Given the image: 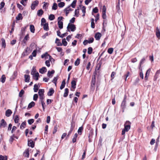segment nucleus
Returning a JSON list of instances; mask_svg holds the SVG:
<instances>
[{
	"label": "nucleus",
	"instance_id": "nucleus-62",
	"mask_svg": "<svg viewBox=\"0 0 160 160\" xmlns=\"http://www.w3.org/2000/svg\"><path fill=\"white\" fill-rule=\"evenodd\" d=\"M37 51L36 50H34L33 51V52L32 53L31 55H32L33 57H35L36 55Z\"/></svg>",
	"mask_w": 160,
	"mask_h": 160
},
{
	"label": "nucleus",
	"instance_id": "nucleus-52",
	"mask_svg": "<svg viewBox=\"0 0 160 160\" xmlns=\"http://www.w3.org/2000/svg\"><path fill=\"white\" fill-rule=\"evenodd\" d=\"M7 157L6 156L4 157L1 155H0V160H7Z\"/></svg>",
	"mask_w": 160,
	"mask_h": 160
},
{
	"label": "nucleus",
	"instance_id": "nucleus-3",
	"mask_svg": "<svg viewBox=\"0 0 160 160\" xmlns=\"http://www.w3.org/2000/svg\"><path fill=\"white\" fill-rule=\"evenodd\" d=\"M131 124V122L128 121H127L125 123L124 129L126 132L128 131L130 129Z\"/></svg>",
	"mask_w": 160,
	"mask_h": 160
},
{
	"label": "nucleus",
	"instance_id": "nucleus-12",
	"mask_svg": "<svg viewBox=\"0 0 160 160\" xmlns=\"http://www.w3.org/2000/svg\"><path fill=\"white\" fill-rule=\"evenodd\" d=\"M12 113V111L10 109H8L6 111L5 115L7 117H9L11 116Z\"/></svg>",
	"mask_w": 160,
	"mask_h": 160
},
{
	"label": "nucleus",
	"instance_id": "nucleus-56",
	"mask_svg": "<svg viewBox=\"0 0 160 160\" xmlns=\"http://www.w3.org/2000/svg\"><path fill=\"white\" fill-rule=\"evenodd\" d=\"M5 5V3L2 2L0 3V10L2 9L4 7Z\"/></svg>",
	"mask_w": 160,
	"mask_h": 160
},
{
	"label": "nucleus",
	"instance_id": "nucleus-33",
	"mask_svg": "<svg viewBox=\"0 0 160 160\" xmlns=\"http://www.w3.org/2000/svg\"><path fill=\"white\" fill-rule=\"evenodd\" d=\"M55 43L57 44V45L58 46H62V44L60 41L59 40L58 38H56L55 41Z\"/></svg>",
	"mask_w": 160,
	"mask_h": 160
},
{
	"label": "nucleus",
	"instance_id": "nucleus-60",
	"mask_svg": "<svg viewBox=\"0 0 160 160\" xmlns=\"http://www.w3.org/2000/svg\"><path fill=\"white\" fill-rule=\"evenodd\" d=\"M98 10L97 7H96L95 8H94L92 10L93 12L95 13H97L98 12Z\"/></svg>",
	"mask_w": 160,
	"mask_h": 160
},
{
	"label": "nucleus",
	"instance_id": "nucleus-38",
	"mask_svg": "<svg viewBox=\"0 0 160 160\" xmlns=\"http://www.w3.org/2000/svg\"><path fill=\"white\" fill-rule=\"evenodd\" d=\"M39 87L37 84H35L34 86L33 90L35 92H37L38 90Z\"/></svg>",
	"mask_w": 160,
	"mask_h": 160
},
{
	"label": "nucleus",
	"instance_id": "nucleus-50",
	"mask_svg": "<svg viewBox=\"0 0 160 160\" xmlns=\"http://www.w3.org/2000/svg\"><path fill=\"white\" fill-rule=\"evenodd\" d=\"M80 59L78 58L75 62V66H78L80 63Z\"/></svg>",
	"mask_w": 160,
	"mask_h": 160
},
{
	"label": "nucleus",
	"instance_id": "nucleus-16",
	"mask_svg": "<svg viewBox=\"0 0 160 160\" xmlns=\"http://www.w3.org/2000/svg\"><path fill=\"white\" fill-rule=\"evenodd\" d=\"M160 73V71L159 70L157 71L156 72L153 78V80L154 81H155L157 80Z\"/></svg>",
	"mask_w": 160,
	"mask_h": 160
},
{
	"label": "nucleus",
	"instance_id": "nucleus-30",
	"mask_svg": "<svg viewBox=\"0 0 160 160\" xmlns=\"http://www.w3.org/2000/svg\"><path fill=\"white\" fill-rule=\"evenodd\" d=\"M156 35L157 37L158 38H159L160 37V32L158 28L157 27L156 29Z\"/></svg>",
	"mask_w": 160,
	"mask_h": 160
},
{
	"label": "nucleus",
	"instance_id": "nucleus-4",
	"mask_svg": "<svg viewBox=\"0 0 160 160\" xmlns=\"http://www.w3.org/2000/svg\"><path fill=\"white\" fill-rule=\"evenodd\" d=\"M63 18L62 17H60L58 18V24L59 28L61 29L63 28V22L61 20H62Z\"/></svg>",
	"mask_w": 160,
	"mask_h": 160
},
{
	"label": "nucleus",
	"instance_id": "nucleus-21",
	"mask_svg": "<svg viewBox=\"0 0 160 160\" xmlns=\"http://www.w3.org/2000/svg\"><path fill=\"white\" fill-rule=\"evenodd\" d=\"M43 26V29L45 30L46 31H48L49 29V27H48V23H45L44 24H42V25Z\"/></svg>",
	"mask_w": 160,
	"mask_h": 160
},
{
	"label": "nucleus",
	"instance_id": "nucleus-31",
	"mask_svg": "<svg viewBox=\"0 0 160 160\" xmlns=\"http://www.w3.org/2000/svg\"><path fill=\"white\" fill-rule=\"evenodd\" d=\"M38 72H37L36 69L35 67H33L32 68V71L31 72V74L32 75H33L34 74H35Z\"/></svg>",
	"mask_w": 160,
	"mask_h": 160
},
{
	"label": "nucleus",
	"instance_id": "nucleus-10",
	"mask_svg": "<svg viewBox=\"0 0 160 160\" xmlns=\"http://www.w3.org/2000/svg\"><path fill=\"white\" fill-rule=\"evenodd\" d=\"M74 127V125L73 124V123L72 122L71 123V127L70 128V130L68 132V134L67 135V136L69 137V136L71 134V133L72 132V131L73 130V129Z\"/></svg>",
	"mask_w": 160,
	"mask_h": 160
},
{
	"label": "nucleus",
	"instance_id": "nucleus-46",
	"mask_svg": "<svg viewBox=\"0 0 160 160\" xmlns=\"http://www.w3.org/2000/svg\"><path fill=\"white\" fill-rule=\"evenodd\" d=\"M79 8H78L77 9H76L75 10V15H76L77 17L78 16V15L79 14Z\"/></svg>",
	"mask_w": 160,
	"mask_h": 160
},
{
	"label": "nucleus",
	"instance_id": "nucleus-2",
	"mask_svg": "<svg viewBox=\"0 0 160 160\" xmlns=\"http://www.w3.org/2000/svg\"><path fill=\"white\" fill-rule=\"evenodd\" d=\"M126 96L125 95L124 97V99L122 101L121 105V107L122 108V112H124V109L126 107Z\"/></svg>",
	"mask_w": 160,
	"mask_h": 160
},
{
	"label": "nucleus",
	"instance_id": "nucleus-19",
	"mask_svg": "<svg viewBox=\"0 0 160 160\" xmlns=\"http://www.w3.org/2000/svg\"><path fill=\"white\" fill-rule=\"evenodd\" d=\"M47 71V69L45 67H43L39 69V72L41 74H43Z\"/></svg>",
	"mask_w": 160,
	"mask_h": 160
},
{
	"label": "nucleus",
	"instance_id": "nucleus-41",
	"mask_svg": "<svg viewBox=\"0 0 160 160\" xmlns=\"http://www.w3.org/2000/svg\"><path fill=\"white\" fill-rule=\"evenodd\" d=\"M65 3L63 2H60L58 4V6L59 8H61L63 7L65 5Z\"/></svg>",
	"mask_w": 160,
	"mask_h": 160
},
{
	"label": "nucleus",
	"instance_id": "nucleus-64",
	"mask_svg": "<svg viewBox=\"0 0 160 160\" xmlns=\"http://www.w3.org/2000/svg\"><path fill=\"white\" fill-rule=\"evenodd\" d=\"M45 64L46 65L48 66V67H49L50 66V62L48 60H46L45 61Z\"/></svg>",
	"mask_w": 160,
	"mask_h": 160
},
{
	"label": "nucleus",
	"instance_id": "nucleus-28",
	"mask_svg": "<svg viewBox=\"0 0 160 160\" xmlns=\"http://www.w3.org/2000/svg\"><path fill=\"white\" fill-rule=\"evenodd\" d=\"M22 14L19 13L18 16L16 17V19L17 20H22Z\"/></svg>",
	"mask_w": 160,
	"mask_h": 160
},
{
	"label": "nucleus",
	"instance_id": "nucleus-22",
	"mask_svg": "<svg viewBox=\"0 0 160 160\" xmlns=\"http://www.w3.org/2000/svg\"><path fill=\"white\" fill-rule=\"evenodd\" d=\"M54 72L55 71L53 70H52L51 71H49L48 72L47 75L49 78H51L52 76V75H51L53 74Z\"/></svg>",
	"mask_w": 160,
	"mask_h": 160
},
{
	"label": "nucleus",
	"instance_id": "nucleus-32",
	"mask_svg": "<svg viewBox=\"0 0 160 160\" xmlns=\"http://www.w3.org/2000/svg\"><path fill=\"white\" fill-rule=\"evenodd\" d=\"M35 103L34 102L32 101L29 104L28 106V108H31L32 107L34 106L35 105Z\"/></svg>",
	"mask_w": 160,
	"mask_h": 160
},
{
	"label": "nucleus",
	"instance_id": "nucleus-24",
	"mask_svg": "<svg viewBox=\"0 0 160 160\" xmlns=\"http://www.w3.org/2000/svg\"><path fill=\"white\" fill-rule=\"evenodd\" d=\"M44 92V89H39V90L38 93L39 96L43 95Z\"/></svg>",
	"mask_w": 160,
	"mask_h": 160
},
{
	"label": "nucleus",
	"instance_id": "nucleus-8",
	"mask_svg": "<svg viewBox=\"0 0 160 160\" xmlns=\"http://www.w3.org/2000/svg\"><path fill=\"white\" fill-rule=\"evenodd\" d=\"M102 34L100 32H97L95 35V38L97 40H99L101 37Z\"/></svg>",
	"mask_w": 160,
	"mask_h": 160
},
{
	"label": "nucleus",
	"instance_id": "nucleus-5",
	"mask_svg": "<svg viewBox=\"0 0 160 160\" xmlns=\"http://www.w3.org/2000/svg\"><path fill=\"white\" fill-rule=\"evenodd\" d=\"M41 57L42 58H45L46 59L48 58V57H49V60L50 61H51L52 59L53 60V59L52 58V57L50 55L48 54L47 52H46L45 54L42 55L41 56Z\"/></svg>",
	"mask_w": 160,
	"mask_h": 160
},
{
	"label": "nucleus",
	"instance_id": "nucleus-27",
	"mask_svg": "<svg viewBox=\"0 0 160 160\" xmlns=\"http://www.w3.org/2000/svg\"><path fill=\"white\" fill-rule=\"evenodd\" d=\"M30 31L32 33H34L35 31L34 27L33 25H31L30 26Z\"/></svg>",
	"mask_w": 160,
	"mask_h": 160
},
{
	"label": "nucleus",
	"instance_id": "nucleus-55",
	"mask_svg": "<svg viewBox=\"0 0 160 160\" xmlns=\"http://www.w3.org/2000/svg\"><path fill=\"white\" fill-rule=\"evenodd\" d=\"M14 136V134L12 135V136H11L10 137V138L9 139V142L11 143H12L13 140H14L13 136Z\"/></svg>",
	"mask_w": 160,
	"mask_h": 160
},
{
	"label": "nucleus",
	"instance_id": "nucleus-59",
	"mask_svg": "<svg viewBox=\"0 0 160 160\" xmlns=\"http://www.w3.org/2000/svg\"><path fill=\"white\" fill-rule=\"evenodd\" d=\"M141 72H140L139 73V76L140 78H142V79H143V74L142 72V69L141 68Z\"/></svg>",
	"mask_w": 160,
	"mask_h": 160
},
{
	"label": "nucleus",
	"instance_id": "nucleus-45",
	"mask_svg": "<svg viewBox=\"0 0 160 160\" xmlns=\"http://www.w3.org/2000/svg\"><path fill=\"white\" fill-rule=\"evenodd\" d=\"M55 16L53 14H50L49 16V19L51 20L52 21L53 20L55 19Z\"/></svg>",
	"mask_w": 160,
	"mask_h": 160
},
{
	"label": "nucleus",
	"instance_id": "nucleus-39",
	"mask_svg": "<svg viewBox=\"0 0 160 160\" xmlns=\"http://www.w3.org/2000/svg\"><path fill=\"white\" fill-rule=\"evenodd\" d=\"M83 127L82 126H81L79 128V129L78 130V132L79 135H81L82 134V132L83 130Z\"/></svg>",
	"mask_w": 160,
	"mask_h": 160
},
{
	"label": "nucleus",
	"instance_id": "nucleus-42",
	"mask_svg": "<svg viewBox=\"0 0 160 160\" xmlns=\"http://www.w3.org/2000/svg\"><path fill=\"white\" fill-rule=\"evenodd\" d=\"M62 45L63 44L64 46H66L67 44V42L66 39L63 38L62 40Z\"/></svg>",
	"mask_w": 160,
	"mask_h": 160
},
{
	"label": "nucleus",
	"instance_id": "nucleus-34",
	"mask_svg": "<svg viewBox=\"0 0 160 160\" xmlns=\"http://www.w3.org/2000/svg\"><path fill=\"white\" fill-rule=\"evenodd\" d=\"M29 50V48L27 47L26 49L25 50V51L23 52V53H22V55L25 56H27L28 55V51Z\"/></svg>",
	"mask_w": 160,
	"mask_h": 160
},
{
	"label": "nucleus",
	"instance_id": "nucleus-13",
	"mask_svg": "<svg viewBox=\"0 0 160 160\" xmlns=\"http://www.w3.org/2000/svg\"><path fill=\"white\" fill-rule=\"evenodd\" d=\"M6 125L7 123L5 120L3 119H2L1 121V122L0 125V127L4 128L6 126Z\"/></svg>",
	"mask_w": 160,
	"mask_h": 160
},
{
	"label": "nucleus",
	"instance_id": "nucleus-37",
	"mask_svg": "<svg viewBox=\"0 0 160 160\" xmlns=\"http://www.w3.org/2000/svg\"><path fill=\"white\" fill-rule=\"evenodd\" d=\"M58 8V5L56 3H54L52 7V9L56 10Z\"/></svg>",
	"mask_w": 160,
	"mask_h": 160
},
{
	"label": "nucleus",
	"instance_id": "nucleus-23",
	"mask_svg": "<svg viewBox=\"0 0 160 160\" xmlns=\"http://www.w3.org/2000/svg\"><path fill=\"white\" fill-rule=\"evenodd\" d=\"M29 149H27L25 150L24 152V155L25 157H27V158H28L29 157Z\"/></svg>",
	"mask_w": 160,
	"mask_h": 160
},
{
	"label": "nucleus",
	"instance_id": "nucleus-53",
	"mask_svg": "<svg viewBox=\"0 0 160 160\" xmlns=\"http://www.w3.org/2000/svg\"><path fill=\"white\" fill-rule=\"evenodd\" d=\"M24 91L22 89L19 93V97H22V95L24 94Z\"/></svg>",
	"mask_w": 160,
	"mask_h": 160
},
{
	"label": "nucleus",
	"instance_id": "nucleus-18",
	"mask_svg": "<svg viewBox=\"0 0 160 160\" xmlns=\"http://www.w3.org/2000/svg\"><path fill=\"white\" fill-rule=\"evenodd\" d=\"M54 92V91L53 89L52 88H51L49 89L47 94L48 96H51L53 95Z\"/></svg>",
	"mask_w": 160,
	"mask_h": 160
},
{
	"label": "nucleus",
	"instance_id": "nucleus-9",
	"mask_svg": "<svg viewBox=\"0 0 160 160\" xmlns=\"http://www.w3.org/2000/svg\"><path fill=\"white\" fill-rule=\"evenodd\" d=\"M73 79L74 80H72L71 82V87L75 89L76 88V82L75 80V78H73Z\"/></svg>",
	"mask_w": 160,
	"mask_h": 160
},
{
	"label": "nucleus",
	"instance_id": "nucleus-7",
	"mask_svg": "<svg viewBox=\"0 0 160 160\" xmlns=\"http://www.w3.org/2000/svg\"><path fill=\"white\" fill-rule=\"evenodd\" d=\"M39 3L38 1H36L33 2L31 5V8L32 10H34L36 6H37Z\"/></svg>",
	"mask_w": 160,
	"mask_h": 160
},
{
	"label": "nucleus",
	"instance_id": "nucleus-17",
	"mask_svg": "<svg viewBox=\"0 0 160 160\" xmlns=\"http://www.w3.org/2000/svg\"><path fill=\"white\" fill-rule=\"evenodd\" d=\"M77 0H74L70 5L68 7V8H69L70 7H72V8H74L76 6V3L77 2Z\"/></svg>",
	"mask_w": 160,
	"mask_h": 160
},
{
	"label": "nucleus",
	"instance_id": "nucleus-43",
	"mask_svg": "<svg viewBox=\"0 0 160 160\" xmlns=\"http://www.w3.org/2000/svg\"><path fill=\"white\" fill-rule=\"evenodd\" d=\"M58 80V77H55L54 78L53 80L52 81V82L54 83L55 85H57V81Z\"/></svg>",
	"mask_w": 160,
	"mask_h": 160
},
{
	"label": "nucleus",
	"instance_id": "nucleus-40",
	"mask_svg": "<svg viewBox=\"0 0 160 160\" xmlns=\"http://www.w3.org/2000/svg\"><path fill=\"white\" fill-rule=\"evenodd\" d=\"M2 41V47L5 48L6 47V43L5 39L2 38L1 39Z\"/></svg>",
	"mask_w": 160,
	"mask_h": 160
},
{
	"label": "nucleus",
	"instance_id": "nucleus-29",
	"mask_svg": "<svg viewBox=\"0 0 160 160\" xmlns=\"http://www.w3.org/2000/svg\"><path fill=\"white\" fill-rule=\"evenodd\" d=\"M69 92L68 89V88H66L65 89V92L63 95V97H66L68 95Z\"/></svg>",
	"mask_w": 160,
	"mask_h": 160
},
{
	"label": "nucleus",
	"instance_id": "nucleus-6",
	"mask_svg": "<svg viewBox=\"0 0 160 160\" xmlns=\"http://www.w3.org/2000/svg\"><path fill=\"white\" fill-rule=\"evenodd\" d=\"M28 146L33 148L34 147L35 143L32 139H28Z\"/></svg>",
	"mask_w": 160,
	"mask_h": 160
},
{
	"label": "nucleus",
	"instance_id": "nucleus-25",
	"mask_svg": "<svg viewBox=\"0 0 160 160\" xmlns=\"http://www.w3.org/2000/svg\"><path fill=\"white\" fill-rule=\"evenodd\" d=\"M65 84V79H64L62 81L61 85L60 87V89L61 90L62 89L64 88Z\"/></svg>",
	"mask_w": 160,
	"mask_h": 160
},
{
	"label": "nucleus",
	"instance_id": "nucleus-14",
	"mask_svg": "<svg viewBox=\"0 0 160 160\" xmlns=\"http://www.w3.org/2000/svg\"><path fill=\"white\" fill-rule=\"evenodd\" d=\"M25 78V82H29L30 79V76L28 74H25L24 75Z\"/></svg>",
	"mask_w": 160,
	"mask_h": 160
},
{
	"label": "nucleus",
	"instance_id": "nucleus-57",
	"mask_svg": "<svg viewBox=\"0 0 160 160\" xmlns=\"http://www.w3.org/2000/svg\"><path fill=\"white\" fill-rule=\"evenodd\" d=\"M26 125V122L25 121H24L21 124V125L20 128L21 129L22 128V127H23V128H25V126Z\"/></svg>",
	"mask_w": 160,
	"mask_h": 160
},
{
	"label": "nucleus",
	"instance_id": "nucleus-49",
	"mask_svg": "<svg viewBox=\"0 0 160 160\" xmlns=\"http://www.w3.org/2000/svg\"><path fill=\"white\" fill-rule=\"evenodd\" d=\"M92 48L91 47H89L88 48V53L89 54H90L92 53Z\"/></svg>",
	"mask_w": 160,
	"mask_h": 160
},
{
	"label": "nucleus",
	"instance_id": "nucleus-36",
	"mask_svg": "<svg viewBox=\"0 0 160 160\" xmlns=\"http://www.w3.org/2000/svg\"><path fill=\"white\" fill-rule=\"evenodd\" d=\"M96 82V79L95 77L92 78V80L91 86L92 87H94Z\"/></svg>",
	"mask_w": 160,
	"mask_h": 160
},
{
	"label": "nucleus",
	"instance_id": "nucleus-51",
	"mask_svg": "<svg viewBox=\"0 0 160 160\" xmlns=\"http://www.w3.org/2000/svg\"><path fill=\"white\" fill-rule=\"evenodd\" d=\"M116 73L114 72H112L111 74V80H112L114 79V76L116 75Z\"/></svg>",
	"mask_w": 160,
	"mask_h": 160
},
{
	"label": "nucleus",
	"instance_id": "nucleus-61",
	"mask_svg": "<svg viewBox=\"0 0 160 160\" xmlns=\"http://www.w3.org/2000/svg\"><path fill=\"white\" fill-rule=\"evenodd\" d=\"M94 41V39L93 38H90L88 40V43H92Z\"/></svg>",
	"mask_w": 160,
	"mask_h": 160
},
{
	"label": "nucleus",
	"instance_id": "nucleus-44",
	"mask_svg": "<svg viewBox=\"0 0 160 160\" xmlns=\"http://www.w3.org/2000/svg\"><path fill=\"white\" fill-rule=\"evenodd\" d=\"M19 120L18 116V115H16L15 116V118L14 119L15 122L16 123H18V122Z\"/></svg>",
	"mask_w": 160,
	"mask_h": 160
},
{
	"label": "nucleus",
	"instance_id": "nucleus-35",
	"mask_svg": "<svg viewBox=\"0 0 160 160\" xmlns=\"http://www.w3.org/2000/svg\"><path fill=\"white\" fill-rule=\"evenodd\" d=\"M6 79V77L5 75H3L0 78V81L2 83L5 82Z\"/></svg>",
	"mask_w": 160,
	"mask_h": 160
},
{
	"label": "nucleus",
	"instance_id": "nucleus-54",
	"mask_svg": "<svg viewBox=\"0 0 160 160\" xmlns=\"http://www.w3.org/2000/svg\"><path fill=\"white\" fill-rule=\"evenodd\" d=\"M38 98V95L37 94H35L34 95L33 97V100L34 101H36L37 100Z\"/></svg>",
	"mask_w": 160,
	"mask_h": 160
},
{
	"label": "nucleus",
	"instance_id": "nucleus-11",
	"mask_svg": "<svg viewBox=\"0 0 160 160\" xmlns=\"http://www.w3.org/2000/svg\"><path fill=\"white\" fill-rule=\"evenodd\" d=\"M151 71V69L150 68L148 69L146 71V74H145V80L147 81L148 79V77L149 76L150 72Z\"/></svg>",
	"mask_w": 160,
	"mask_h": 160
},
{
	"label": "nucleus",
	"instance_id": "nucleus-48",
	"mask_svg": "<svg viewBox=\"0 0 160 160\" xmlns=\"http://www.w3.org/2000/svg\"><path fill=\"white\" fill-rule=\"evenodd\" d=\"M113 51V49L112 48H110L108 50V52L110 54L112 53Z\"/></svg>",
	"mask_w": 160,
	"mask_h": 160
},
{
	"label": "nucleus",
	"instance_id": "nucleus-15",
	"mask_svg": "<svg viewBox=\"0 0 160 160\" xmlns=\"http://www.w3.org/2000/svg\"><path fill=\"white\" fill-rule=\"evenodd\" d=\"M64 11L66 12V15L68 16L69 11H72L73 10V9L72 8H68V7L64 9Z\"/></svg>",
	"mask_w": 160,
	"mask_h": 160
},
{
	"label": "nucleus",
	"instance_id": "nucleus-26",
	"mask_svg": "<svg viewBox=\"0 0 160 160\" xmlns=\"http://www.w3.org/2000/svg\"><path fill=\"white\" fill-rule=\"evenodd\" d=\"M43 11L42 9H40L38 11L37 14L38 16L40 17L43 14Z\"/></svg>",
	"mask_w": 160,
	"mask_h": 160
},
{
	"label": "nucleus",
	"instance_id": "nucleus-47",
	"mask_svg": "<svg viewBox=\"0 0 160 160\" xmlns=\"http://www.w3.org/2000/svg\"><path fill=\"white\" fill-rule=\"evenodd\" d=\"M34 120L33 119H28V122L29 124L31 125L34 122Z\"/></svg>",
	"mask_w": 160,
	"mask_h": 160
},
{
	"label": "nucleus",
	"instance_id": "nucleus-20",
	"mask_svg": "<svg viewBox=\"0 0 160 160\" xmlns=\"http://www.w3.org/2000/svg\"><path fill=\"white\" fill-rule=\"evenodd\" d=\"M33 76V78L35 80L37 81L38 79V77L39 76V74L38 72H37L35 74H34L33 75H32Z\"/></svg>",
	"mask_w": 160,
	"mask_h": 160
},
{
	"label": "nucleus",
	"instance_id": "nucleus-63",
	"mask_svg": "<svg viewBox=\"0 0 160 160\" xmlns=\"http://www.w3.org/2000/svg\"><path fill=\"white\" fill-rule=\"evenodd\" d=\"M46 22V20L44 18H42L41 20V25H42V24H44V23H45Z\"/></svg>",
	"mask_w": 160,
	"mask_h": 160
},
{
	"label": "nucleus",
	"instance_id": "nucleus-1",
	"mask_svg": "<svg viewBox=\"0 0 160 160\" xmlns=\"http://www.w3.org/2000/svg\"><path fill=\"white\" fill-rule=\"evenodd\" d=\"M76 29L75 25L73 24H71L69 23L67 27V31L70 32V29L72 32H74Z\"/></svg>",
	"mask_w": 160,
	"mask_h": 160
},
{
	"label": "nucleus",
	"instance_id": "nucleus-58",
	"mask_svg": "<svg viewBox=\"0 0 160 160\" xmlns=\"http://www.w3.org/2000/svg\"><path fill=\"white\" fill-rule=\"evenodd\" d=\"M18 75V72L16 71H14L13 72V76L14 78H16Z\"/></svg>",
	"mask_w": 160,
	"mask_h": 160
}]
</instances>
